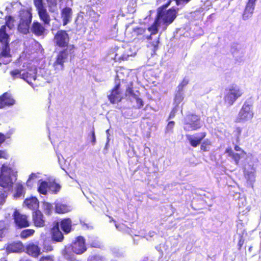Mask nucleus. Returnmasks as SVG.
Masks as SVG:
<instances>
[{
  "mask_svg": "<svg viewBox=\"0 0 261 261\" xmlns=\"http://www.w3.org/2000/svg\"><path fill=\"white\" fill-rule=\"evenodd\" d=\"M174 122L173 121H169L167 124V128L168 129H172L174 126Z\"/></svg>",
  "mask_w": 261,
  "mask_h": 261,
  "instance_id": "obj_50",
  "label": "nucleus"
},
{
  "mask_svg": "<svg viewBox=\"0 0 261 261\" xmlns=\"http://www.w3.org/2000/svg\"><path fill=\"white\" fill-rule=\"evenodd\" d=\"M47 2H53V4L55 6L57 5L56 0H47Z\"/></svg>",
  "mask_w": 261,
  "mask_h": 261,
  "instance_id": "obj_56",
  "label": "nucleus"
},
{
  "mask_svg": "<svg viewBox=\"0 0 261 261\" xmlns=\"http://www.w3.org/2000/svg\"><path fill=\"white\" fill-rule=\"evenodd\" d=\"M255 3V2L252 0H248L242 16L243 19H247L252 16L254 12Z\"/></svg>",
  "mask_w": 261,
  "mask_h": 261,
  "instance_id": "obj_22",
  "label": "nucleus"
},
{
  "mask_svg": "<svg viewBox=\"0 0 261 261\" xmlns=\"http://www.w3.org/2000/svg\"><path fill=\"white\" fill-rule=\"evenodd\" d=\"M6 196L3 193H0V205L3 204L5 201Z\"/></svg>",
  "mask_w": 261,
  "mask_h": 261,
  "instance_id": "obj_48",
  "label": "nucleus"
},
{
  "mask_svg": "<svg viewBox=\"0 0 261 261\" xmlns=\"http://www.w3.org/2000/svg\"><path fill=\"white\" fill-rule=\"evenodd\" d=\"M244 239L243 238V236L242 234L240 235L238 243V247L239 250H241L243 245L244 244Z\"/></svg>",
  "mask_w": 261,
  "mask_h": 261,
  "instance_id": "obj_40",
  "label": "nucleus"
},
{
  "mask_svg": "<svg viewBox=\"0 0 261 261\" xmlns=\"http://www.w3.org/2000/svg\"><path fill=\"white\" fill-rule=\"evenodd\" d=\"M70 211V207L67 204L58 203L55 205V212L58 214H64Z\"/></svg>",
  "mask_w": 261,
  "mask_h": 261,
  "instance_id": "obj_27",
  "label": "nucleus"
},
{
  "mask_svg": "<svg viewBox=\"0 0 261 261\" xmlns=\"http://www.w3.org/2000/svg\"><path fill=\"white\" fill-rule=\"evenodd\" d=\"M4 154V152L0 150V158H4L3 154Z\"/></svg>",
  "mask_w": 261,
  "mask_h": 261,
  "instance_id": "obj_58",
  "label": "nucleus"
},
{
  "mask_svg": "<svg viewBox=\"0 0 261 261\" xmlns=\"http://www.w3.org/2000/svg\"><path fill=\"white\" fill-rule=\"evenodd\" d=\"M108 99L112 104L120 102L123 99L122 93L120 91V83L116 84L110 91V94L108 95Z\"/></svg>",
  "mask_w": 261,
  "mask_h": 261,
  "instance_id": "obj_12",
  "label": "nucleus"
},
{
  "mask_svg": "<svg viewBox=\"0 0 261 261\" xmlns=\"http://www.w3.org/2000/svg\"><path fill=\"white\" fill-rule=\"evenodd\" d=\"M130 96L136 99L137 98H138L139 96L138 95L136 94L135 92H134L133 94L130 95Z\"/></svg>",
  "mask_w": 261,
  "mask_h": 261,
  "instance_id": "obj_55",
  "label": "nucleus"
},
{
  "mask_svg": "<svg viewBox=\"0 0 261 261\" xmlns=\"http://www.w3.org/2000/svg\"><path fill=\"white\" fill-rule=\"evenodd\" d=\"M19 261H32L31 259L25 258H22L20 259Z\"/></svg>",
  "mask_w": 261,
  "mask_h": 261,
  "instance_id": "obj_57",
  "label": "nucleus"
},
{
  "mask_svg": "<svg viewBox=\"0 0 261 261\" xmlns=\"http://www.w3.org/2000/svg\"><path fill=\"white\" fill-rule=\"evenodd\" d=\"M31 32L35 36H44L46 34V29L45 27L38 21H34L31 27Z\"/></svg>",
  "mask_w": 261,
  "mask_h": 261,
  "instance_id": "obj_18",
  "label": "nucleus"
},
{
  "mask_svg": "<svg viewBox=\"0 0 261 261\" xmlns=\"http://www.w3.org/2000/svg\"><path fill=\"white\" fill-rule=\"evenodd\" d=\"M254 116L253 105L248 101H245L235 119V122L241 123L251 120Z\"/></svg>",
  "mask_w": 261,
  "mask_h": 261,
  "instance_id": "obj_4",
  "label": "nucleus"
},
{
  "mask_svg": "<svg viewBox=\"0 0 261 261\" xmlns=\"http://www.w3.org/2000/svg\"><path fill=\"white\" fill-rule=\"evenodd\" d=\"M22 70L20 69H15L11 70L10 72V74L13 79L20 78L22 79Z\"/></svg>",
  "mask_w": 261,
  "mask_h": 261,
  "instance_id": "obj_34",
  "label": "nucleus"
},
{
  "mask_svg": "<svg viewBox=\"0 0 261 261\" xmlns=\"http://www.w3.org/2000/svg\"><path fill=\"white\" fill-rule=\"evenodd\" d=\"M234 148L236 151H241L244 154H246V152H245V151L244 150L242 149L238 145H235Z\"/></svg>",
  "mask_w": 261,
  "mask_h": 261,
  "instance_id": "obj_53",
  "label": "nucleus"
},
{
  "mask_svg": "<svg viewBox=\"0 0 261 261\" xmlns=\"http://www.w3.org/2000/svg\"><path fill=\"white\" fill-rule=\"evenodd\" d=\"M225 152L227 153L228 155L230 157L234 153V152H233L232 148L230 147H227L226 149Z\"/></svg>",
  "mask_w": 261,
  "mask_h": 261,
  "instance_id": "obj_47",
  "label": "nucleus"
},
{
  "mask_svg": "<svg viewBox=\"0 0 261 261\" xmlns=\"http://www.w3.org/2000/svg\"><path fill=\"white\" fill-rule=\"evenodd\" d=\"M90 138H91V142H92V144L95 145V144L96 143V137L95 135V132H94V129H93L91 131Z\"/></svg>",
  "mask_w": 261,
  "mask_h": 261,
  "instance_id": "obj_44",
  "label": "nucleus"
},
{
  "mask_svg": "<svg viewBox=\"0 0 261 261\" xmlns=\"http://www.w3.org/2000/svg\"><path fill=\"white\" fill-rule=\"evenodd\" d=\"M134 32L136 34L137 37H141V39L143 40H145L146 39H144V37H147V36L144 35V34L146 32V29L145 28H136L134 29Z\"/></svg>",
  "mask_w": 261,
  "mask_h": 261,
  "instance_id": "obj_32",
  "label": "nucleus"
},
{
  "mask_svg": "<svg viewBox=\"0 0 261 261\" xmlns=\"http://www.w3.org/2000/svg\"><path fill=\"white\" fill-rule=\"evenodd\" d=\"M184 125V130L188 132L200 128L201 124L200 115L192 113L187 115L185 119Z\"/></svg>",
  "mask_w": 261,
  "mask_h": 261,
  "instance_id": "obj_5",
  "label": "nucleus"
},
{
  "mask_svg": "<svg viewBox=\"0 0 261 261\" xmlns=\"http://www.w3.org/2000/svg\"><path fill=\"white\" fill-rule=\"evenodd\" d=\"M174 1L175 2L176 5L179 6V5L187 4L191 0H174Z\"/></svg>",
  "mask_w": 261,
  "mask_h": 261,
  "instance_id": "obj_45",
  "label": "nucleus"
},
{
  "mask_svg": "<svg viewBox=\"0 0 261 261\" xmlns=\"http://www.w3.org/2000/svg\"><path fill=\"white\" fill-rule=\"evenodd\" d=\"M6 249L9 252H21L24 250V246L20 242H13L8 244Z\"/></svg>",
  "mask_w": 261,
  "mask_h": 261,
  "instance_id": "obj_23",
  "label": "nucleus"
},
{
  "mask_svg": "<svg viewBox=\"0 0 261 261\" xmlns=\"http://www.w3.org/2000/svg\"><path fill=\"white\" fill-rule=\"evenodd\" d=\"M15 103V100L8 92H5L0 96V109L13 106Z\"/></svg>",
  "mask_w": 261,
  "mask_h": 261,
  "instance_id": "obj_20",
  "label": "nucleus"
},
{
  "mask_svg": "<svg viewBox=\"0 0 261 261\" xmlns=\"http://www.w3.org/2000/svg\"><path fill=\"white\" fill-rule=\"evenodd\" d=\"M189 83V80L186 77L184 78L181 83L178 86L179 91H182L185 87Z\"/></svg>",
  "mask_w": 261,
  "mask_h": 261,
  "instance_id": "obj_36",
  "label": "nucleus"
},
{
  "mask_svg": "<svg viewBox=\"0 0 261 261\" xmlns=\"http://www.w3.org/2000/svg\"><path fill=\"white\" fill-rule=\"evenodd\" d=\"M43 249L46 252H49L53 250V247L50 245H44Z\"/></svg>",
  "mask_w": 261,
  "mask_h": 261,
  "instance_id": "obj_46",
  "label": "nucleus"
},
{
  "mask_svg": "<svg viewBox=\"0 0 261 261\" xmlns=\"http://www.w3.org/2000/svg\"><path fill=\"white\" fill-rule=\"evenodd\" d=\"M198 135L199 136L197 137L191 135H186V138L190 145L192 147L195 148L201 144V150L204 152L209 151V147L211 145V142L209 141H205L201 143L202 140L206 137V133L205 132H201L199 133Z\"/></svg>",
  "mask_w": 261,
  "mask_h": 261,
  "instance_id": "obj_3",
  "label": "nucleus"
},
{
  "mask_svg": "<svg viewBox=\"0 0 261 261\" xmlns=\"http://www.w3.org/2000/svg\"><path fill=\"white\" fill-rule=\"evenodd\" d=\"M71 249L76 254H82L85 252L87 248L84 237L82 236L77 237L71 245Z\"/></svg>",
  "mask_w": 261,
  "mask_h": 261,
  "instance_id": "obj_13",
  "label": "nucleus"
},
{
  "mask_svg": "<svg viewBox=\"0 0 261 261\" xmlns=\"http://www.w3.org/2000/svg\"><path fill=\"white\" fill-rule=\"evenodd\" d=\"M163 14L157 12L156 15L155 17L153 23L148 28V30L150 32V35L147 36L146 37H144V39H147V40H151V36L156 34L158 32V27L159 26L160 20L163 17Z\"/></svg>",
  "mask_w": 261,
  "mask_h": 261,
  "instance_id": "obj_19",
  "label": "nucleus"
},
{
  "mask_svg": "<svg viewBox=\"0 0 261 261\" xmlns=\"http://www.w3.org/2000/svg\"><path fill=\"white\" fill-rule=\"evenodd\" d=\"M63 233L59 229V222L55 221L54 225L51 229V239L55 242H62L64 240Z\"/></svg>",
  "mask_w": 261,
  "mask_h": 261,
  "instance_id": "obj_16",
  "label": "nucleus"
},
{
  "mask_svg": "<svg viewBox=\"0 0 261 261\" xmlns=\"http://www.w3.org/2000/svg\"><path fill=\"white\" fill-rule=\"evenodd\" d=\"M175 112H176L175 110H172L169 115V118L174 117L175 115Z\"/></svg>",
  "mask_w": 261,
  "mask_h": 261,
  "instance_id": "obj_54",
  "label": "nucleus"
},
{
  "mask_svg": "<svg viewBox=\"0 0 261 261\" xmlns=\"http://www.w3.org/2000/svg\"><path fill=\"white\" fill-rule=\"evenodd\" d=\"M5 226L4 222L0 221V241L4 236V231L5 230Z\"/></svg>",
  "mask_w": 261,
  "mask_h": 261,
  "instance_id": "obj_39",
  "label": "nucleus"
},
{
  "mask_svg": "<svg viewBox=\"0 0 261 261\" xmlns=\"http://www.w3.org/2000/svg\"><path fill=\"white\" fill-rule=\"evenodd\" d=\"M126 92L129 95L133 94L134 92L133 87L130 86L127 87L126 89Z\"/></svg>",
  "mask_w": 261,
  "mask_h": 261,
  "instance_id": "obj_49",
  "label": "nucleus"
},
{
  "mask_svg": "<svg viewBox=\"0 0 261 261\" xmlns=\"http://www.w3.org/2000/svg\"><path fill=\"white\" fill-rule=\"evenodd\" d=\"M35 232V230L32 229H27L23 230L20 234V237L22 239H25L33 235Z\"/></svg>",
  "mask_w": 261,
  "mask_h": 261,
  "instance_id": "obj_33",
  "label": "nucleus"
},
{
  "mask_svg": "<svg viewBox=\"0 0 261 261\" xmlns=\"http://www.w3.org/2000/svg\"><path fill=\"white\" fill-rule=\"evenodd\" d=\"M129 55H119V54L117 53L115 54L114 60L115 62H121V61H126L128 59L129 57Z\"/></svg>",
  "mask_w": 261,
  "mask_h": 261,
  "instance_id": "obj_35",
  "label": "nucleus"
},
{
  "mask_svg": "<svg viewBox=\"0 0 261 261\" xmlns=\"http://www.w3.org/2000/svg\"><path fill=\"white\" fill-rule=\"evenodd\" d=\"M74 48V45L73 44L69 45L68 48H64L60 50L56 57V60L54 62L53 66L54 67L60 65L62 69L64 68V63L68 58L69 54H72Z\"/></svg>",
  "mask_w": 261,
  "mask_h": 261,
  "instance_id": "obj_8",
  "label": "nucleus"
},
{
  "mask_svg": "<svg viewBox=\"0 0 261 261\" xmlns=\"http://www.w3.org/2000/svg\"><path fill=\"white\" fill-rule=\"evenodd\" d=\"M177 14V10L175 9L174 8H171L165 12L163 10V19L164 24L165 25L164 30L167 29V26L172 23L174 19L176 18Z\"/></svg>",
  "mask_w": 261,
  "mask_h": 261,
  "instance_id": "obj_14",
  "label": "nucleus"
},
{
  "mask_svg": "<svg viewBox=\"0 0 261 261\" xmlns=\"http://www.w3.org/2000/svg\"><path fill=\"white\" fill-rule=\"evenodd\" d=\"M5 136L3 134L0 133V145L5 141Z\"/></svg>",
  "mask_w": 261,
  "mask_h": 261,
  "instance_id": "obj_52",
  "label": "nucleus"
},
{
  "mask_svg": "<svg viewBox=\"0 0 261 261\" xmlns=\"http://www.w3.org/2000/svg\"><path fill=\"white\" fill-rule=\"evenodd\" d=\"M22 79L27 82L30 85L34 88L36 86L33 83L37 79V70L36 69L28 68L22 73Z\"/></svg>",
  "mask_w": 261,
  "mask_h": 261,
  "instance_id": "obj_15",
  "label": "nucleus"
},
{
  "mask_svg": "<svg viewBox=\"0 0 261 261\" xmlns=\"http://www.w3.org/2000/svg\"><path fill=\"white\" fill-rule=\"evenodd\" d=\"M70 37L65 30H60L55 34L53 42L56 46L61 48H68Z\"/></svg>",
  "mask_w": 261,
  "mask_h": 261,
  "instance_id": "obj_7",
  "label": "nucleus"
},
{
  "mask_svg": "<svg viewBox=\"0 0 261 261\" xmlns=\"http://www.w3.org/2000/svg\"><path fill=\"white\" fill-rule=\"evenodd\" d=\"M59 222V226H60L62 230L65 233H68L71 230L72 221L69 218H64Z\"/></svg>",
  "mask_w": 261,
  "mask_h": 261,
  "instance_id": "obj_24",
  "label": "nucleus"
},
{
  "mask_svg": "<svg viewBox=\"0 0 261 261\" xmlns=\"http://www.w3.org/2000/svg\"><path fill=\"white\" fill-rule=\"evenodd\" d=\"M24 203L29 208L35 211L37 210L39 205L38 200L35 197L25 199Z\"/></svg>",
  "mask_w": 261,
  "mask_h": 261,
  "instance_id": "obj_26",
  "label": "nucleus"
},
{
  "mask_svg": "<svg viewBox=\"0 0 261 261\" xmlns=\"http://www.w3.org/2000/svg\"><path fill=\"white\" fill-rule=\"evenodd\" d=\"M26 252L33 257H37L40 254V249L37 245L31 244L27 246Z\"/></svg>",
  "mask_w": 261,
  "mask_h": 261,
  "instance_id": "obj_25",
  "label": "nucleus"
},
{
  "mask_svg": "<svg viewBox=\"0 0 261 261\" xmlns=\"http://www.w3.org/2000/svg\"><path fill=\"white\" fill-rule=\"evenodd\" d=\"M72 16V9L65 7L61 11V18L63 21V25H66L70 22Z\"/></svg>",
  "mask_w": 261,
  "mask_h": 261,
  "instance_id": "obj_21",
  "label": "nucleus"
},
{
  "mask_svg": "<svg viewBox=\"0 0 261 261\" xmlns=\"http://www.w3.org/2000/svg\"><path fill=\"white\" fill-rule=\"evenodd\" d=\"M49 190V182L40 181L38 187L37 191L40 194L46 195L47 194V190Z\"/></svg>",
  "mask_w": 261,
  "mask_h": 261,
  "instance_id": "obj_29",
  "label": "nucleus"
},
{
  "mask_svg": "<svg viewBox=\"0 0 261 261\" xmlns=\"http://www.w3.org/2000/svg\"><path fill=\"white\" fill-rule=\"evenodd\" d=\"M18 17L19 18L17 25L18 32L24 35L29 34L33 17L31 10L29 9L20 10L19 11Z\"/></svg>",
  "mask_w": 261,
  "mask_h": 261,
  "instance_id": "obj_2",
  "label": "nucleus"
},
{
  "mask_svg": "<svg viewBox=\"0 0 261 261\" xmlns=\"http://www.w3.org/2000/svg\"><path fill=\"white\" fill-rule=\"evenodd\" d=\"M13 218L15 225L19 228L29 227L30 225L28 217L15 210L13 214Z\"/></svg>",
  "mask_w": 261,
  "mask_h": 261,
  "instance_id": "obj_11",
  "label": "nucleus"
},
{
  "mask_svg": "<svg viewBox=\"0 0 261 261\" xmlns=\"http://www.w3.org/2000/svg\"><path fill=\"white\" fill-rule=\"evenodd\" d=\"M227 92L224 97V102L229 106H232L243 94V92L238 86L231 85L226 90Z\"/></svg>",
  "mask_w": 261,
  "mask_h": 261,
  "instance_id": "obj_6",
  "label": "nucleus"
},
{
  "mask_svg": "<svg viewBox=\"0 0 261 261\" xmlns=\"http://www.w3.org/2000/svg\"><path fill=\"white\" fill-rule=\"evenodd\" d=\"M32 221L34 225L37 227H43L45 225V218L40 210L33 212Z\"/></svg>",
  "mask_w": 261,
  "mask_h": 261,
  "instance_id": "obj_17",
  "label": "nucleus"
},
{
  "mask_svg": "<svg viewBox=\"0 0 261 261\" xmlns=\"http://www.w3.org/2000/svg\"><path fill=\"white\" fill-rule=\"evenodd\" d=\"M44 206L45 207V208L48 210V211H50L51 208V205L50 203L48 202H45L43 204Z\"/></svg>",
  "mask_w": 261,
  "mask_h": 261,
  "instance_id": "obj_51",
  "label": "nucleus"
},
{
  "mask_svg": "<svg viewBox=\"0 0 261 261\" xmlns=\"http://www.w3.org/2000/svg\"><path fill=\"white\" fill-rule=\"evenodd\" d=\"M34 4L38 11L39 18L44 24L49 25L50 18L43 5L42 0H34Z\"/></svg>",
  "mask_w": 261,
  "mask_h": 261,
  "instance_id": "obj_9",
  "label": "nucleus"
},
{
  "mask_svg": "<svg viewBox=\"0 0 261 261\" xmlns=\"http://www.w3.org/2000/svg\"><path fill=\"white\" fill-rule=\"evenodd\" d=\"M5 24L0 28V43L2 47H0V65H6L11 62L10 58L11 57L10 48L9 46V36L6 33V27L12 29L14 27L15 20L11 15L5 16Z\"/></svg>",
  "mask_w": 261,
  "mask_h": 261,
  "instance_id": "obj_1",
  "label": "nucleus"
},
{
  "mask_svg": "<svg viewBox=\"0 0 261 261\" xmlns=\"http://www.w3.org/2000/svg\"><path fill=\"white\" fill-rule=\"evenodd\" d=\"M137 109H141L144 106V102L139 97L136 99Z\"/></svg>",
  "mask_w": 261,
  "mask_h": 261,
  "instance_id": "obj_43",
  "label": "nucleus"
},
{
  "mask_svg": "<svg viewBox=\"0 0 261 261\" xmlns=\"http://www.w3.org/2000/svg\"><path fill=\"white\" fill-rule=\"evenodd\" d=\"M136 92H137V93H138L139 94L140 93H139V91H137Z\"/></svg>",
  "mask_w": 261,
  "mask_h": 261,
  "instance_id": "obj_59",
  "label": "nucleus"
},
{
  "mask_svg": "<svg viewBox=\"0 0 261 261\" xmlns=\"http://www.w3.org/2000/svg\"><path fill=\"white\" fill-rule=\"evenodd\" d=\"M39 261H54V259L53 256L46 255L41 256Z\"/></svg>",
  "mask_w": 261,
  "mask_h": 261,
  "instance_id": "obj_41",
  "label": "nucleus"
},
{
  "mask_svg": "<svg viewBox=\"0 0 261 261\" xmlns=\"http://www.w3.org/2000/svg\"><path fill=\"white\" fill-rule=\"evenodd\" d=\"M11 171L2 170L0 174V187L3 188L11 189L13 186L14 182L16 180L15 178L13 181L11 176Z\"/></svg>",
  "mask_w": 261,
  "mask_h": 261,
  "instance_id": "obj_10",
  "label": "nucleus"
},
{
  "mask_svg": "<svg viewBox=\"0 0 261 261\" xmlns=\"http://www.w3.org/2000/svg\"><path fill=\"white\" fill-rule=\"evenodd\" d=\"M36 177V175L35 173H31L30 176H29V177L28 178V179L27 180V182H26V184H27V186L28 187H32V186H33V184L31 182V180L34 178V177Z\"/></svg>",
  "mask_w": 261,
  "mask_h": 261,
  "instance_id": "obj_42",
  "label": "nucleus"
},
{
  "mask_svg": "<svg viewBox=\"0 0 261 261\" xmlns=\"http://www.w3.org/2000/svg\"><path fill=\"white\" fill-rule=\"evenodd\" d=\"M231 158L234 160L236 165H239L241 159V155L238 153H234Z\"/></svg>",
  "mask_w": 261,
  "mask_h": 261,
  "instance_id": "obj_38",
  "label": "nucleus"
},
{
  "mask_svg": "<svg viewBox=\"0 0 261 261\" xmlns=\"http://www.w3.org/2000/svg\"><path fill=\"white\" fill-rule=\"evenodd\" d=\"M61 186L55 181L49 182V190L52 194H57L61 190Z\"/></svg>",
  "mask_w": 261,
  "mask_h": 261,
  "instance_id": "obj_31",
  "label": "nucleus"
},
{
  "mask_svg": "<svg viewBox=\"0 0 261 261\" xmlns=\"http://www.w3.org/2000/svg\"><path fill=\"white\" fill-rule=\"evenodd\" d=\"M172 0H157L156 2L158 4H162V6L157 9V12L163 14V10L170 5Z\"/></svg>",
  "mask_w": 261,
  "mask_h": 261,
  "instance_id": "obj_30",
  "label": "nucleus"
},
{
  "mask_svg": "<svg viewBox=\"0 0 261 261\" xmlns=\"http://www.w3.org/2000/svg\"><path fill=\"white\" fill-rule=\"evenodd\" d=\"M15 193L14 197L15 198H20L21 196H24L25 194V190L23 185L20 182L16 183L15 188Z\"/></svg>",
  "mask_w": 261,
  "mask_h": 261,
  "instance_id": "obj_28",
  "label": "nucleus"
},
{
  "mask_svg": "<svg viewBox=\"0 0 261 261\" xmlns=\"http://www.w3.org/2000/svg\"><path fill=\"white\" fill-rule=\"evenodd\" d=\"M184 99L183 94L181 92L176 94L174 97V101L177 104L180 103Z\"/></svg>",
  "mask_w": 261,
  "mask_h": 261,
  "instance_id": "obj_37",
  "label": "nucleus"
}]
</instances>
